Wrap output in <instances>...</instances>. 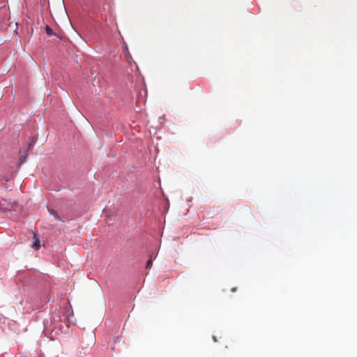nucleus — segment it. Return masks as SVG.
<instances>
[{
  "label": "nucleus",
  "mask_w": 357,
  "mask_h": 357,
  "mask_svg": "<svg viewBox=\"0 0 357 357\" xmlns=\"http://www.w3.org/2000/svg\"><path fill=\"white\" fill-rule=\"evenodd\" d=\"M49 211L50 212V213L54 215V217L55 218L56 220H61L58 216H57V214L56 213L53 211V210H50L49 209Z\"/></svg>",
  "instance_id": "obj_4"
},
{
  "label": "nucleus",
  "mask_w": 357,
  "mask_h": 357,
  "mask_svg": "<svg viewBox=\"0 0 357 357\" xmlns=\"http://www.w3.org/2000/svg\"><path fill=\"white\" fill-rule=\"evenodd\" d=\"M45 31L47 35L51 36L53 34V31L49 26H46Z\"/></svg>",
  "instance_id": "obj_3"
},
{
  "label": "nucleus",
  "mask_w": 357,
  "mask_h": 357,
  "mask_svg": "<svg viewBox=\"0 0 357 357\" xmlns=\"http://www.w3.org/2000/svg\"><path fill=\"white\" fill-rule=\"evenodd\" d=\"M123 52L124 54H126V57L128 58L129 56H130V54L129 53V51H128V48L127 47V45H126L123 47Z\"/></svg>",
  "instance_id": "obj_2"
},
{
  "label": "nucleus",
  "mask_w": 357,
  "mask_h": 357,
  "mask_svg": "<svg viewBox=\"0 0 357 357\" xmlns=\"http://www.w3.org/2000/svg\"><path fill=\"white\" fill-rule=\"evenodd\" d=\"M34 143H35V140L33 139H30L29 142V144H28V149H29L31 147H33Z\"/></svg>",
  "instance_id": "obj_6"
},
{
  "label": "nucleus",
  "mask_w": 357,
  "mask_h": 357,
  "mask_svg": "<svg viewBox=\"0 0 357 357\" xmlns=\"http://www.w3.org/2000/svg\"><path fill=\"white\" fill-rule=\"evenodd\" d=\"M32 247L36 250L40 248V241L36 233H33V242Z\"/></svg>",
  "instance_id": "obj_1"
},
{
  "label": "nucleus",
  "mask_w": 357,
  "mask_h": 357,
  "mask_svg": "<svg viewBox=\"0 0 357 357\" xmlns=\"http://www.w3.org/2000/svg\"><path fill=\"white\" fill-rule=\"evenodd\" d=\"M152 264H153V259L151 258L146 262V268L147 269V268H150L152 266Z\"/></svg>",
  "instance_id": "obj_5"
},
{
  "label": "nucleus",
  "mask_w": 357,
  "mask_h": 357,
  "mask_svg": "<svg viewBox=\"0 0 357 357\" xmlns=\"http://www.w3.org/2000/svg\"><path fill=\"white\" fill-rule=\"evenodd\" d=\"M20 160L21 162H23L24 161L25 158H22V156L21 155L20 158Z\"/></svg>",
  "instance_id": "obj_7"
}]
</instances>
